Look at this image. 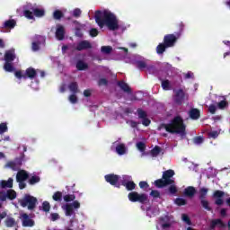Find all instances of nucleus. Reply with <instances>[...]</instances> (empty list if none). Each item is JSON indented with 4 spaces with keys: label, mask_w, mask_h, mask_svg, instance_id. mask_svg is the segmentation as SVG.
Returning a JSON list of instances; mask_svg holds the SVG:
<instances>
[{
    "label": "nucleus",
    "mask_w": 230,
    "mask_h": 230,
    "mask_svg": "<svg viewBox=\"0 0 230 230\" xmlns=\"http://www.w3.org/2000/svg\"><path fill=\"white\" fill-rule=\"evenodd\" d=\"M95 22L98 24L99 28H103L107 26L108 30L111 31H116L119 30V24L118 22V18L116 14L109 10L96 11L94 15Z\"/></svg>",
    "instance_id": "obj_1"
},
{
    "label": "nucleus",
    "mask_w": 230,
    "mask_h": 230,
    "mask_svg": "<svg viewBox=\"0 0 230 230\" xmlns=\"http://www.w3.org/2000/svg\"><path fill=\"white\" fill-rule=\"evenodd\" d=\"M162 128L169 134H180L181 137H186V124L181 116L174 117L168 124H162Z\"/></svg>",
    "instance_id": "obj_2"
},
{
    "label": "nucleus",
    "mask_w": 230,
    "mask_h": 230,
    "mask_svg": "<svg viewBox=\"0 0 230 230\" xmlns=\"http://www.w3.org/2000/svg\"><path fill=\"white\" fill-rule=\"evenodd\" d=\"M175 175V171L169 169L164 171L162 175V179L155 181V186L156 188H166L170 184H175V180L172 179Z\"/></svg>",
    "instance_id": "obj_3"
},
{
    "label": "nucleus",
    "mask_w": 230,
    "mask_h": 230,
    "mask_svg": "<svg viewBox=\"0 0 230 230\" xmlns=\"http://www.w3.org/2000/svg\"><path fill=\"white\" fill-rule=\"evenodd\" d=\"M128 199L130 202H138L139 204H148L150 199L148 194L139 193L137 191H131L128 194Z\"/></svg>",
    "instance_id": "obj_4"
},
{
    "label": "nucleus",
    "mask_w": 230,
    "mask_h": 230,
    "mask_svg": "<svg viewBox=\"0 0 230 230\" xmlns=\"http://www.w3.org/2000/svg\"><path fill=\"white\" fill-rule=\"evenodd\" d=\"M37 198L31 196V195H25L24 198L21 200V207L22 208H27L30 211H33L35 208H37Z\"/></svg>",
    "instance_id": "obj_5"
},
{
    "label": "nucleus",
    "mask_w": 230,
    "mask_h": 230,
    "mask_svg": "<svg viewBox=\"0 0 230 230\" xmlns=\"http://www.w3.org/2000/svg\"><path fill=\"white\" fill-rule=\"evenodd\" d=\"M181 39V32H174L173 34H166L164 37V43L168 48H173L177 44V40Z\"/></svg>",
    "instance_id": "obj_6"
},
{
    "label": "nucleus",
    "mask_w": 230,
    "mask_h": 230,
    "mask_svg": "<svg viewBox=\"0 0 230 230\" xmlns=\"http://www.w3.org/2000/svg\"><path fill=\"white\" fill-rule=\"evenodd\" d=\"M104 179L106 182H109L111 186H114L115 188H121V184H119V175L114 173L106 174Z\"/></svg>",
    "instance_id": "obj_7"
},
{
    "label": "nucleus",
    "mask_w": 230,
    "mask_h": 230,
    "mask_svg": "<svg viewBox=\"0 0 230 230\" xmlns=\"http://www.w3.org/2000/svg\"><path fill=\"white\" fill-rule=\"evenodd\" d=\"M20 219L22 227H33L35 226V220L31 219L27 213L21 214Z\"/></svg>",
    "instance_id": "obj_8"
},
{
    "label": "nucleus",
    "mask_w": 230,
    "mask_h": 230,
    "mask_svg": "<svg viewBox=\"0 0 230 230\" xmlns=\"http://www.w3.org/2000/svg\"><path fill=\"white\" fill-rule=\"evenodd\" d=\"M224 195H226V192L222 190H215L212 197L213 199H216L215 204L216 206H222L224 205Z\"/></svg>",
    "instance_id": "obj_9"
},
{
    "label": "nucleus",
    "mask_w": 230,
    "mask_h": 230,
    "mask_svg": "<svg viewBox=\"0 0 230 230\" xmlns=\"http://www.w3.org/2000/svg\"><path fill=\"white\" fill-rule=\"evenodd\" d=\"M184 98H186V93H184V90L182 89L177 90L174 96L175 103H177V105H182V102H184Z\"/></svg>",
    "instance_id": "obj_10"
},
{
    "label": "nucleus",
    "mask_w": 230,
    "mask_h": 230,
    "mask_svg": "<svg viewBox=\"0 0 230 230\" xmlns=\"http://www.w3.org/2000/svg\"><path fill=\"white\" fill-rule=\"evenodd\" d=\"M30 179V174L26 170L20 169L16 173V181H26Z\"/></svg>",
    "instance_id": "obj_11"
},
{
    "label": "nucleus",
    "mask_w": 230,
    "mask_h": 230,
    "mask_svg": "<svg viewBox=\"0 0 230 230\" xmlns=\"http://www.w3.org/2000/svg\"><path fill=\"white\" fill-rule=\"evenodd\" d=\"M91 48H93L91 42L87 40H82L77 44L75 49L76 51H84V49H91Z\"/></svg>",
    "instance_id": "obj_12"
},
{
    "label": "nucleus",
    "mask_w": 230,
    "mask_h": 230,
    "mask_svg": "<svg viewBox=\"0 0 230 230\" xmlns=\"http://www.w3.org/2000/svg\"><path fill=\"white\" fill-rule=\"evenodd\" d=\"M216 227H219L220 229H224L226 227V224L222 219L217 218V219H213L210 222V229H215Z\"/></svg>",
    "instance_id": "obj_13"
},
{
    "label": "nucleus",
    "mask_w": 230,
    "mask_h": 230,
    "mask_svg": "<svg viewBox=\"0 0 230 230\" xmlns=\"http://www.w3.org/2000/svg\"><path fill=\"white\" fill-rule=\"evenodd\" d=\"M37 77V70L33 67H29L25 70L24 80L30 78V80H34Z\"/></svg>",
    "instance_id": "obj_14"
},
{
    "label": "nucleus",
    "mask_w": 230,
    "mask_h": 230,
    "mask_svg": "<svg viewBox=\"0 0 230 230\" xmlns=\"http://www.w3.org/2000/svg\"><path fill=\"white\" fill-rule=\"evenodd\" d=\"M64 37H66V30L64 26L58 25L56 30V38L58 40H64Z\"/></svg>",
    "instance_id": "obj_15"
},
{
    "label": "nucleus",
    "mask_w": 230,
    "mask_h": 230,
    "mask_svg": "<svg viewBox=\"0 0 230 230\" xmlns=\"http://www.w3.org/2000/svg\"><path fill=\"white\" fill-rule=\"evenodd\" d=\"M121 185L124 186L128 191H134V190H136V183L133 181H127L123 180Z\"/></svg>",
    "instance_id": "obj_16"
},
{
    "label": "nucleus",
    "mask_w": 230,
    "mask_h": 230,
    "mask_svg": "<svg viewBox=\"0 0 230 230\" xmlns=\"http://www.w3.org/2000/svg\"><path fill=\"white\" fill-rule=\"evenodd\" d=\"M117 85H119L124 93H128V94H130L132 93V89H130V86L125 81H119L117 83Z\"/></svg>",
    "instance_id": "obj_17"
},
{
    "label": "nucleus",
    "mask_w": 230,
    "mask_h": 230,
    "mask_svg": "<svg viewBox=\"0 0 230 230\" xmlns=\"http://www.w3.org/2000/svg\"><path fill=\"white\" fill-rule=\"evenodd\" d=\"M31 10L34 13L35 17H44L46 15V11L44 9H39L37 7L31 5Z\"/></svg>",
    "instance_id": "obj_18"
},
{
    "label": "nucleus",
    "mask_w": 230,
    "mask_h": 230,
    "mask_svg": "<svg viewBox=\"0 0 230 230\" xmlns=\"http://www.w3.org/2000/svg\"><path fill=\"white\" fill-rule=\"evenodd\" d=\"M0 186L4 190L6 188H13V178H9L8 181L2 180L0 181Z\"/></svg>",
    "instance_id": "obj_19"
},
{
    "label": "nucleus",
    "mask_w": 230,
    "mask_h": 230,
    "mask_svg": "<svg viewBox=\"0 0 230 230\" xmlns=\"http://www.w3.org/2000/svg\"><path fill=\"white\" fill-rule=\"evenodd\" d=\"M189 116L190 119H199L200 118V111L197 108H192L189 112Z\"/></svg>",
    "instance_id": "obj_20"
},
{
    "label": "nucleus",
    "mask_w": 230,
    "mask_h": 230,
    "mask_svg": "<svg viewBox=\"0 0 230 230\" xmlns=\"http://www.w3.org/2000/svg\"><path fill=\"white\" fill-rule=\"evenodd\" d=\"M75 67L77 71H85L89 69V65L87 63L84 62V60H78L76 62Z\"/></svg>",
    "instance_id": "obj_21"
},
{
    "label": "nucleus",
    "mask_w": 230,
    "mask_h": 230,
    "mask_svg": "<svg viewBox=\"0 0 230 230\" xmlns=\"http://www.w3.org/2000/svg\"><path fill=\"white\" fill-rule=\"evenodd\" d=\"M15 26H17V22L13 19L7 20L4 22V28H6L7 30H13Z\"/></svg>",
    "instance_id": "obj_22"
},
{
    "label": "nucleus",
    "mask_w": 230,
    "mask_h": 230,
    "mask_svg": "<svg viewBox=\"0 0 230 230\" xmlns=\"http://www.w3.org/2000/svg\"><path fill=\"white\" fill-rule=\"evenodd\" d=\"M5 62H13L15 60V52L13 50H8L4 54Z\"/></svg>",
    "instance_id": "obj_23"
},
{
    "label": "nucleus",
    "mask_w": 230,
    "mask_h": 230,
    "mask_svg": "<svg viewBox=\"0 0 230 230\" xmlns=\"http://www.w3.org/2000/svg\"><path fill=\"white\" fill-rule=\"evenodd\" d=\"M195 193H197V190L195 189V187L190 186L184 190L185 197H195Z\"/></svg>",
    "instance_id": "obj_24"
},
{
    "label": "nucleus",
    "mask_w": 230,
    "mask_h": 230,
    "mask_svg": "<svg viewBox=\"0 0 230 230\" xmlns=\"http://www.w3.org/2000/svg\"><path fill=\"white\" fill-rule=\"evenodd\" d=\"M136 67H137L139 71H143L144 69H150V67H148L146 65V62L143 60L136 61Z\"/></svg>",
    "instance_id": "obj_25"
},
{
    "label": "nucleus",
    "mask_w": 230,
    "mask_h": 230,
    "mask_svg": "<svg viewBox=\"0 0 230 230\" xmlns=\"http://www.w3.org/2000/svg\"><path fill=\"white\" fill-rule=\"evenodd\" d=\"M31 7H29V9H26L23 11V15L26 17V19H29L30 21H35V17L33 16V11L31 9Z\"/></svg>",
    "instance_id": "obj_26"
},
{
    "label": "nucleus",
    "mask_w": 230,
    "mask_h": 230,
    "mask_svg": "<svg viewBox=\"0 0 230 230\" xmlns=\"http://www.w3.org/2000/svg\"><path fill=\"white\" fill-rule=\"evenodd\" d=\"M25 155L24 153H22L20 157H16L14 159V163L19 170H21V167L22 166V162L24 161Z\"/></svg>",
    "instance_id": "obj_27"
},
{
    "label": "nucleus",
    "mask_w": 230,
    "mask_h": 230,
    "mask_svg": "<svg viewBox=\"0 0 230 230\" xmlns=\"http://www.w3.org/2000/svg\"><path fill=\"white\" fill-rule=\"evenodd\" d=\"M166 49H168V47L166 46V44L164 42L160 43L156 47V53L158 55H163V53H164V51H166Z\"/></svg>",
    "instance_id": "obj_28"
},
{
    "label": "nucleus",
    "mask_w": 230,
    "mask_h": 230,
    "mask_svg": "<svg viewBox=\"0 0 230 230\" xmlns=\"http://www.w3.org/2000/svg\"><path fill=\"white\" fill-rule=\"evenodd\" d=\"M200 205L203 209H206V211H210L212 213L213 208L209 206V201L207 199H200Z\"/></svg>",
    "instance_id": "obj_29"
},
{
    "label": "nucleus",
    "mask_w": 230,
    "mask_h": 230,
    "mask_svg": "<svg viewBox=\"0 0 230 230\" xmlns=\"http://www.w3.org/2000/svg\"><path fill=\"white\" fill-rule=\"evenodd\" d=\"M5 168H10L13 172H19L20 170L17 164H15L14 160L7 162L5 164Z\"/></svg>",
    "instance_id": "obj_30"
},
{
    "label": "nucleus",
    "mask_w": 230,
    "mask_h": 230,
    "mask_svg": "<svg viewBox=\"0 0 230 230\" xmlns=\"http://www.w3.org/2000/svg\"><path fill=\"white\" fill-rule=\"evenodd\" d=\"M4 224L6 227H14V226H17V222L13 217H7L4 221Z\"/></svg>",
    "instance_id": "obj_31"
},
{
    "label": "nucleus",
    "mask_w": 230,
    "mask_h": 230,
    "mask_svg": "<svg viewBox=\"0 0 230 230\" xmlns=\"http://www.w3.org/2000/svg\"><path fill=\"white\" fill-rule=\"evenodd\" d=\"M65 211H66V217H73L75 210L73 208V205L66 204L65 206Z\"/></svg>",
    "instance_id": "obj_32"
},
{
    "label": "nucleus",
    "mask_w": 230,
    "mask_h": 230,
    "mask_svg": "<svg viewBox=\"0 0 230 230\" xmlns=\"http://www.w3.org/2000/svg\"><path fill=\"white\" fill-rule=\"evenodd\" d=\"M5 193L9 200H14V199H17V192L12 189L8 190Z\"/></svg>",
    "instance_id": "obj_33"
},
{
    "label": "nucleus",
    "mask_w": 230,
    "mask_h": 230,
    "mask_svg": "<svg viewBox=\"0 0 230 230\" xmlns=\"http://www.w3.org/2000/svg\"><path fill=\"white\" fill-rule=\"evenodd\" d=\"M68 89L69 91H71V93H73V94H76V93H78V83L76 82L70 83L68 85Z\"/></svg>",
    "instance_id": "obj_34"
},
{
    "label": "nucleus",
    "mask_w": 230,
    "mask_h": 230,
    "mask_svg": "<svg viewBox=\"0 0 230 230\" xmlns=\"http://www.w3.org/2000/svg\"><path fill=\"white\" fill-rule=\"evenodd\" d=\"M34 42L40 44V46H42V44H46V37L42 35H35Z\"/></svg>",
    "instance_id": "obj_35"
},
{
    "label": "nucleus",
    "mask_w": 230,
    "mask_h": 230,
    "mask_svg": "<svg viewBox=\"0 0 230 230\" xmlns=\"http://www.w3.org/2000/svg\"><path fill=\"white\" fill-rule=\"evenodd\" d=\"M116 152L119 154V155H125V152H127V147H125V144H119L116 146Z\"/></svg>",
    "instance_id": "obj_36"
},
{
    "label": "nucleus",
    "mask_w": 230,
    "mask_h": 230,
    "mask_svg": "<svg viewBox=\"0 0 230 230\" xmlns=\"http://www.w3.org/2000/svg\"><path fill=\"white\" fill-rule=\"evenodd\" d=\"M162 152L161 146H155L152 150H151V155L152 157H157Z\"/></svg>",
    "instance_id": "obj_37"
},
{
    "label": "nucleus",
    "mask_w": 230,
    "mask_h": 230,
    "mask_svg": "<svg viewBox=\"0 0 230 230\" xmlns=\"http://www.w3.org/2000/svg\"><path fill=\"white\" fill-rule=\"evenodd\" d=\"M208 190L206 188H201L199 190V200H205L206 197H208Z\"/></svg>",
    "instance_id": "obj_38"
},
{
    "label": "nucleus",
    "mask_w": 230,
    "mask_h": 230,
    "mask_svg": "<svg viewBox=\"0 0 230 230\" xmlns=\"http://www.w3.org/2000/svg\"><path fill=\"white\" fill-rule=\"evenodd\" d=\"M4 71H7V73H13V65H12V62L5 61L4 65Z\"/></svg>",
    "instance_id": "obj_39"
},
{
    "label": "nucleus",
    "mask_w": 230,
    "mask_h": 230,
    "mask_svg": "<svg viewBox=\"0 0 230 230\" xmlns=\"http://www.w3.org/2000/svg\"><path fill=\"white\" fill-rule=\"evenodd\" d=\"M38 182H40V177H39L37 175L31 177L29 180V184L31 186H33V185L37 184Z\"/></svg>",
    "instance_id": "obj_40"
},
{
    "label": "nucleus",
    "mask_w": 230,
    "mask_h": 230,
    "mask_svg": "<svg viewBox=\"0 0 230 230\" xmlns=\"http://www.w3.org/2000/svg\"><path fill=\"white\" fill-rule=\"evenodd\" d=\"M137 116H138L139 119L148 118V114H146V111H143V109H141V108H138L137 110Z\"/></svg>",
    "instance_id": "obj_41"
},
{
    "label": "nucleus",
    "mask_w": 230,
    "mask_h": 230,
    "mask_svg": "<svg viewBox=\"0 0 230 230\" xmlns=\"http://www.w3.org/2000/svg\"><path fill=\"white\" fill-rule=\"evenodd\" d=\"M52 199H53V200H55V202H62V192L56 191L53 194Z\"/></svg>",
    "instance_id": "obj_42"
},
{
    "label": "nucleus",
    "mask_w": 230,
    "mask_h": 230,
    "mask_svg": "<svg viewBox=\"0 0 230 230\" xmlns=\"http://www.w3.org/2000/svg\"><path fill=\"white\" fill-rule=\"evenodd\" d=\"M102 53H104V55H111L112 53V47L111 46H102L101 48Z\"/></svg>",
    "instance_id": "obj_43"
},
{
    "label": "nucleus",
    "mask_w": 230,
    "mask_h": 230,
    "mask_svg": "<svg viewBox=\"0 0 230 230\" xmlns=\"http://www.w3.org/2000/svg\"><path fill=\"white\" fill-rule=\"evenodd\" d=\"M65 202H74V200L76 199V196L75 194H66L63 197Z\"/></svg>",
    "instance_id": "obj_44"
},
{
    "label": "nucleus",
    "mask_w": 230,
    "mask_h": 230,
    "mask_svg": "<svg viewBox=\"0 0 230 230\" xmlns=\"http://www.w3.org/2000/svg\"><path fill=\"white\" fill-rule=\"evenodd\" d=\"M194 145H202L204 143V137L198 136L193 138Z\"/></svg>",
    "instance_id": "obj_45"
},
{
    "label": "nucleus",
    "mask_w": 230,
    "mask_h": 230,
    "mask_svg": "<svg viewBox=\"0 0 230 230\" xmlns=\"http://www.w3.org/2000/svg\"><path fill=\"white\" fill-rule=\"evenodd\" d=\"M49 209H51V205L49 204V202L44 201V202L42 203V210H43L45 213H49Z\"/></svg>",
    "instance_id": "obj_46"
},
{
    "label": "nucleus",
    "mask_w": 230,
    "mask_h": 230,
    "mask_svg": "<svg viewBox=\"0 0 230 230\" xmlns=\"http://www.w3.org/2000/svg\"><path fill=\"white\" fill-rule=\"evenodd\" d=\"M61 17H64V13L60 10H56L53 13V18L59 21Z\"/></svg>",
    "instance_id": "obj_47"
},
{
    "label": "nucleus",
    "mask_w": 230,
    "mask_h": 230,
    "mask_svg": "<svg viewBox=\"0 0 230 230\" xmlns=\"http://www.w3.org/2000/svg\"><path fill=\"white\" fill-rule=\"evenodd\" d=\"M227 105H229V103L225 99L217 103V108L220 109L221 111H224V109H226Z\"/></svg>",
    "instance_id": "obj_48"
},
{
    "label": "nucleus",
    "mask_w": 230,
    "mask_h": 230,
    "mask_svg": "<svg viewBox=\"0 0 230 230\" xmlns=\"http://www.w3.org/2000/svg\"><path fill=\"white\" fill-rule=\"evenodd\" d=\"M168 191L171 195H175L177 193V186H175V183L169 184Z\"/></svg>",
    "instance_id": "obj_49"
},
{
    "label": "nucleus",
    "mask_w": 230,
    "mask_h": 230,
    "mask_svg": "<svg viewBox=\"0 0 230 230\" xmlns=\"http://www.w3.org/2000/svg\"><path fill=\"white\" fill-rule=\"evenodd\" d=\"M187 201L186 199H182V198H177L175 199V205L176 206H186Z\"/></svg>",
    "instance_id": "obj_50"
},
{
    "label": "nucleus",
    "mask_w": 230,
    "mask_h": 230,
    "mask_svg": "<svg viewBox=\"0 0 230 230\" xmlns=\"http://www.w3.org/2000/svg\"><path fill=\"white\" fill-rule=\"evenodd\" d=\"M162 87L164 91L170 90V81L168 79L162 80Z\"/></svg>",
    "instance_id": "obj_51"
},
{
    "label": "nucleus",
    "mask_w": 230,
    "mask_h": 230,
    "mask_svg": "<svg viewBox=\"0 0 230 230\" xmlns=\"http://www.w3.org/2000/svg\"><path fill=\"white\" fill-rule=\"evenodd\" d=\"M137 148L140 152H145V150H146V145L144 142H138L137 143Z\"/></svg>",
    "instance_id": "obj_52"
},
{
    "label": "nucleus",
    "mask_w": 230,
    "mask_h": 230,
    "mask_svg": "<svg viewBox=\"0 0 230 230\" xmlns=\"http://www.w3.org/2000/svg\"><path fill=\"white\" fill-rule=\"evenodd\" d=\"M4 132H8V125L3 122L0 124V134H4Z\"/></svg>",
    "instance_id": "obj_53"
},
{
    "label": "nucleus",
    "mask_w": 230,
    "mask_h": 230,
    "mask_svg": "<svg viewBox=\"0 0 230 230\" xmlns=\"http://www.w3.org/2000/svg\"><path fill=\"white\" fill-rule=\"evenodd\" d=\"M181 218H182L183 222L188 224V226H191V219H190V217L188 215L182 214Z\"/></svg>",
    "instance_id": "obj_54"
},
{
    "label": "nucleus",
    "mask_w": 230,
    "mask_h": 230,
    "mask_svg": "<svg viewBox=\"0 0 230 230\" xmlns=\"http://www.w3.org/2000/svg\"><path fill=\"white\" fill-rule=\"evenodd\" d=\"M219 135H220L219 132H217V130H214L208 133V137H211L212 139H217V137H218Z\"/></svg>",
    "instance_id": "obj_55"
},
{
    "label": "nucleus",
    "mask_w": 230,
    "mask_h": 230,
    "mask_svg": "<svg viewBox=\"0 0 230 230\" xmlns=\"http://www.w3.org/2000/svg\"><path fill=\"white\" fill-rule=\"evenodd\" d=\"M14 76L16 77V78H18L19 80H21V79H24V77L26 76V75L25 74H22V71H21V70H18V71H16L15 73H14Z\"/></svg>",
    "instance_id": "obj_56"
},
{
    "label": "nucleus",
    "mask_w": 230,
    "mask_h": 230,
    "mask_svg": "<svg viewBox=\"0 0 230 230\" xmlns=\"http://www.w3.org/2000/svg\"><path fill=\"white\" fill-rule=\"evenodd\" d=\"M99 87H102V85H109V81L106 78H101L98 81Z\"/></svg>",
    "instance_id": "obj_57"
},
{
    "label": "nucleus",
    "mask_w": 230,
    "mask_h": 230,
    "mask_svg": "<svg viewBox=\"0 0 230 230\" xmlns=\"http://www.w3.org/2000/svg\"><path fill=\"white\" fill-rule=\"evenodd\" d=\"M100 31H98V29L93 28L90 30V37H98V34Z\"/></svg>",
    "instance_id": "obj_58"
},
{
    "label": "nucleus",
    "mask_w": 230,
    "mask_h": 230,
    "mask_svg": "<svg viewBox=\"0 0 230 230\" xmlns=\"http://www.w3.org/2000/svg\"><path fill=\"white\" fill-rule=\"evenodd\" d=\"M80 15H82V10H80L79 8H75L73 11V16L75 17L76 19H78V17H80Z\"/></svg>",
    "instance_id": "obj_59"
},
{
    "label": "nucleus",
    "mask_w": 230,
    "mask_h": 230,
    "mask_svg": "<svg viewBox=\"0 0 230 230\" xmlns=\"http://www.w3.org/2000/svg\"><path fill=\"white\" fill-rule=\"evenodd\" d=\"M151 197H153L154 199H159L161 197V192H159V190H152L150 192Z\"/></svg>",
    "instance_id": "obj_60"
},
{
    "label": "nucleus",
    "mask_w": 230,
    "mask_h": 230,
    "mask_svg": "<svg viewBox=\"0 0 230 230\" xmlns=\"http://www.w3.org/2000/svg\"><path fill=\"white\" fill-rule=\"evenodd\" d=\"M150 123H152V121L150 120V119H148V117H145L144 119H142V125H144V127H148Z\"/></svg>",
    "instance_id": "obj_61"
},
{
    "label": "nucleus",
    "mask_w": 230,
    "mask_h": 230,
    "mask_svg": "<svg viewBox=\"0 0 230 230\" xmlns=\"http://www.w3.org/2000/svg\"><path fill=\"white\" fill-rule=\"evenodd\" d=\"M70 206H72L73 209H80V202L78 200L74 199Z\"/></svg>",
    "instance_id": "obj_62"
},
{
    "label": "nucleus",
    "mask_w": 230,
    "mask_h": 230,
    "mask_svg": "<svg viewBox=\"0 0 230 230\" xmlns=\"http://www.w3.org/2000/svg\"><path fill=\"white\" fill-rule=\"evenodd\" d=\"M32 51H39L40 49V44L37 43L36 41L32 42Z\"/></svg>",
    "instance_id": "obj_63"
},
{
    "label": "nucleus",
    "mask_w": 230,
    "mask_h": 230,
    "mask_svg": "<svg viewBox=\"0 0 230 230\" xmlns=\"http://www.w3.org/2000/svg\"><path fill=\"white\" fill-rule=\"evenodd\" d=\"M6 192L5 191H0V200L1 202H5L6 199H8V197L6 196Z\"/></svg>",
    "instance_id": "obj_64"
}]
</instances>
